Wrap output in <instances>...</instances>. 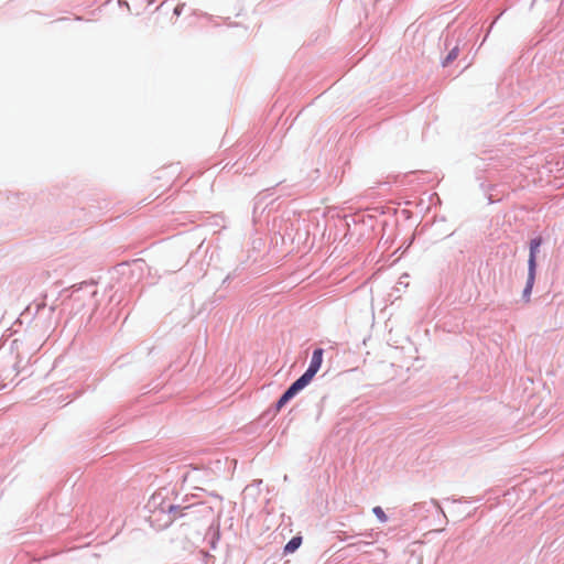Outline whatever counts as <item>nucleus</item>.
Segmentation results:
<instances>
[{
  "label": "nucleus",
  "mask_w": 564,
  "mask_h": 564,
  "mask_svg": "<svg viewBox=\"0 0 564 564\" xmlns=\"http://www.w3.org/2000/svg\"><path fill=\"white\" fill-rule=\"evenodd\" d=\"M323 361V349L317 348L313 351L311 364L306 371L293 382L289 389L282 394L276 403V410H281L299 391L304 389L319 370Z\"/></svg>",
  "instance_id": "f257e3e1"
},
{
  "label": "nucleus",
  "mask_w": 564,
  "mask_h": 564,
  "mask_svg": "<svg viewBox=\"0 0 564 564\" xmlns=\"http://www.w3.org/2000/svg\"><path fill=\"white\" fill-rule=\"evenodd\" d=\"M540 246H541V239L540 238H535V239L531 240V242H530L529 269H535L536 268L535 258H536V252H538Z\"/></svg>",
  "instance_id": "f03ea898"
},
{
  "label": "nucleus",
  "mask_w": 564,
  "mask_h": 564,
  "mask_svg": "<svg viewBox=\"0 0 564 564\" xmlns=\"http://www.w3.org/2000/svg\"><path fill=\"white\" fill-rule=\"evenodd\" d=\"M535 280V269H529L527 285L523 290V296L529 300Z\"/></svg>",
  "instance_id": "7ed1b4c3"
},
{
  "label": "nucleus",
  "mask_w": 564,
  "mask_h": 564,
  "mask_svg": "<svg viewBox=\"0 0 564 564\" xmlns=\"http://www.w3.org/2000/svg\"><path fill=\"white\" fill-rule=\"evenodd\" d=\"M302 543V538L301 536H294L292 538L288 544L285 545L284 547V552L285 553H292L294 552L295 550H297L300 547Z\"/></svg>",
  "instance_id": "20e7f679"
},
{
  "label": "nucleus",
  "mask_w": 564,
  "mask_h": 564,
  "mask_svg": "<svg viewBox=\"0 0 564 564\" xmlns=\"http://www.w3.org/2000/svg\"><path fill=\"white\" fill-rule=\"evenodd\" d=\"M372 511L378 517V519L380 521H382V522L387 521V516H386L384 511L380 507H375Z\"/></svg>",
  "instance_id": "39448f33"
},
{
  "label": "nucleus",
  "mask_w": 564,
  "mask_h": 564,
  "mask_svg": "<svg viewBox=\"0 0 564 564\" xmlns=\"http://www.w3.org/2000/svg\"><path fill=\"white\" fill-rule=\"evenodd\" d=\"M458 53H459L458 47H454V48L448 53V55H447V57H446V59H445V64H447V63H449V62H452V61L456 59V58H457V56H458Z\"/></svg>",
  "instance_id": "423d86ee"
}]
</instances>
